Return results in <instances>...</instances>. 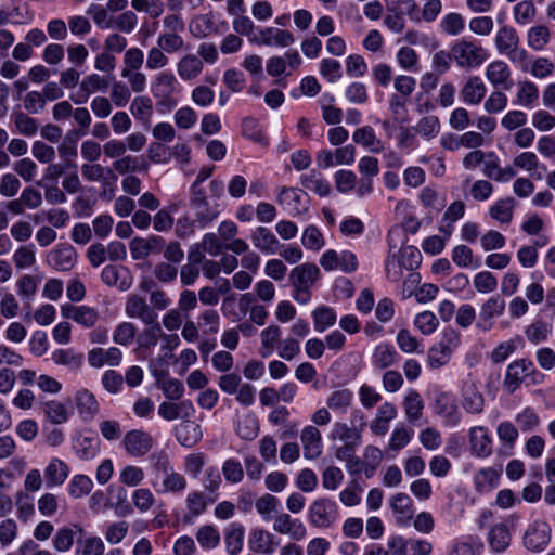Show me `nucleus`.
<instances>
[{"label":"nucleus","instance_id":"nucleus-63","mask_svg":"<svg viewBox=\"0 0 555 555\" xmlns=\"http://www.w3.org/2000/svg\"><path fill=\"white\" fill-rule=\"evenodd\" d=\"M475 289L480 294H490L498 287V280L490 271L478 272L473 280Z\"/></svg>","mask_w":555,"mask_h":555},{"label":"nucleus","instance_id":"nucleus-56","mask_svg":"<svg viewBox=\"0 0 555 555\" xmlns=\"http://www.w3.org/2000/svg\"><path fill=\"white\" fill-rule=\"evenodd\" d=\"M137 335V327L131 322L119 323L113 333V341L120 346H129L133 343Z\"/></svg>","mask_w":555,"mask_h":555},{"label":"nucleus","instance_id":"nucleus-22","mask_svg":"<svg viewBox=\"0 0 555 555\" xmlns=\"http://www.w3.org/2000/svg\"><path fill=\"white\" fill-rule=\"evenodd\" d=\"M112 171L120 175L128 176L133 172H146L149 170V163L140 156L122 155L112 163Z\"/></svg>","mask_w":555,"mask_h":555},{"label":"nucleus","instance_id":"nucleus-37","mask_svg":"<svg viewBox=\"0 0 555 555\" xmlns=\"http://www.w3.org/2000/svg\"><path fill=\"white\" fill-rule=\"evenodd\" d=\"M332 437L345 442V444L359 446L362 438V429L337 422L333 425Z\"/></svg>","mask_w":555,"mask_h":555},{"label":"nucleus","instance_id":"nucleus-18","mask_svg":"<svg viewBox=\"0 0 555 555\" xmlns=\"http://www.w3.org/2000/svg\"><path fill=\"white\" fill-rule=\"evenodd\" d=\"M62 315L72 319L85 327H92L99 320V313L94 308L88 306H62Z\"/></svg>","mask_w":555,"mask_h":555},{"label":"nucleus","instance_id":"nucleus-26","mask_svg":"<svg viewBox=\"0 0 555 555\" xmlns=\"http://www.w3.org/2000/svg\"><path fill=\"white\" fill-rule=\"evenodd\" d=\"M390 507L396 515L397 522L406 526L413 518L414 509L411 498L405 493H397L390 499Z\"/></svg>","mask_w":555,"mask_h":555},{"label":"nucleus","instance_id":"nucleus-29","mask_svg":"<svg viewBox=\"0 0 555 555\" xmlns=\"http://www.w3.org/2000/svg\"><path fill=\"white\" fill-rule=\"evenodd\" d=\"M486 85L478 76L469 77L461 89V95L466 104L477 105L486 95Z\"/></svg>","mask_w":555,"mask_h":555},{"label":"nucleus","instance_id":"nucleus-45","mask_svg":"<svg viewBox=\"0 0 555 555\" xmlns=\"http://www.w3.org/2000/svg\"><path fill=\"white\" fill-rule=\"evenodd\" d=\"M452 352L449 346L437 343L428 350L427 363L431 369L442 367L450 361Z\"/></svg>","mask_w":555,"mask_h":555},{"label":"nucleus","instance_id":"nucleus-38","mask_svg":"<svg viewBox=\"0 0 555 555\" xmlns=\"http://www.w3.org/2000/svg\"><path fill=\"white\" fill-rule=\"evenodd\" d=\"M300 182L304 188L315 192L321 197L327 196L331 193L328 181L322 178L315 170H310L307 175L301 176Z\"/></svg>","mask_w":555,"mask_h":555},{"label":"nucleus","instance_id":"nucleus-17","mask_svg":"<svg viewBox=\"0 0 555 555\" xmlns=\"http://www.w3.org/2000/svg\"><path fill=\"white\" fill-rule=\"evenodd\" d=\"M505 300L500 295L490 296L480 307L479 319L483 330H490L493 320L503 315L505 311Z\"/></svg>","mask_w":555,"mask_h":555},{"label":"nucleus","instance_id":"nucleus-48","mask_svg":"<svg viewBox=\"0 0 555 555\" xmlns=\"http://www.w3.org/2000/svg\"><path fill=\"white\" fill-rule=\"evenodd\" d=\"M439 27L448 36H457L464 30L465 20L460 13L450 12L442 16Z\"/></svg>","mask_w":555,"mask_h":555},{"label":"nucleus","instance_id":"nucleus-44","mask_svg":"<svg viewBox=\"0 0 555 555\" xmlns=\"http://www.w3.org/2000/svg\"><path fill=\"white\" fill-rule=\"evenodd\" d=\"M404 412L409 422L414 423L422 417L424 402L416 390H410L403 401Z\"/></svg>","mask_w":555,"mask_h":555},{"label":"nucleus","instance_id":"nucleus-47","mask_svg":"<svg viewBox=\"0 0 555 555\" xmlns=\"http://www.w3.org/2000/svg\"><path fill=\"white\" fill-rule=\"evenodd\" d=\"M551 33L544 25L531 27L527 33V43L535 51H541L550 42Z\"/></svg>","mask_w":555,"mask_h":555},{"label":"nucleus","instance_id":"nucleus-51","mask_svg":"<svg viewBox=\"0 0 555 555\" xmlns=\"http://www.w3.org/2000/svg\"><path fill=\"white\" fill-rule=\"evenodd\" d=\"M259 433V424L253 414L243 415L236 426V434L244 440H253Z\"/></svg>","mask_w":555,"mask_h":555},{"label":"nucleus","instance_id":"nucleus-13","mask_svg":"<svg viewBox=\"0 0 555 555\" xmlns=\"http://www.w3.org/2000/svg\"><path fill=\"white\" fill-rule=\"evenodd\" d=\"M472 454L485 459L492 453V438L483 426H475L468 433Z\"/></svg>","mask_w":555,"mask_h":555},{"label":"nucleus","instance_id":"nucleus-30","mask_svg":"<svg viewBox=\"0 0 555 555\" xmlns=\"http://www.w3.org/2000/svg\"><path fill=\"white\" fill-rule=\"evenodd\" d=\"M512 535L506 524L499 522L488 532V543L492 551L504 552L511 544Z\"/></svg>","mask_w":555,"mask_h":555},{"label":"nucleus","instance_id":"nucleus-16","mask_svg":"<svg viewBox=\"0 0 555 555\" xmlns=\"http://www.w3.org/2000/svg\"><path fill=\"white\" fill-rule=\"evenodd\" d=\"M81 175L88 182H100L104 191L111 189L117 180L116 175L111 168H105L101 164L86 163L81 166Z\"/></svg>","mask_w":555,"mask_h":555},{"label":"nucleus","instance_id":"nucleus-49","mask_svg":"<svg viewBox=\"0 0 555 555\" xmlns=\"http://www.w3.org/2000/svg\"><path fill=\"white\" fill-rule=\"evenodd\" d=\"M76 530L81 531L78 526L60 528L54 538L53 546L59 552H67L72 548L75 540Z\"/></svg>","mask_w":555,"mask_h":555},{"label":"nucleus","instance_id":"nucleus-7","mask_svg":"<svg viewBox=\"0 0 555 555\" xmlns=\"http://www.w3.org/2000/svg\"><path fill=\"white\" fill-rule=\"evenodd\" d=\"M535 372L532 361L528 359H518L511 362L505 372L503 387L508 393L516 391L525 377Z\"/></svg>","mask_w":555,"mask_h":555},{"label":"nucleus","instance_id":"nucleus-8","mask_svg":"<svg viewBox=\"0 0 555 555\" xmlns=\"http://www.w3.org/2000/svg\"><path fill=\"white\" fill-rule=\"evenodd\" d=\"M551 540V528L547 522L535 520L524 534V545L532 552L543 551Z\"/></svg>","mask_w":555,"mask_h":555},{"label":"nucleus","instance_id":"nucleus-27","mask_svg":"<svg viewBox=\"0 0 555 555\" xmlns=\"http://www.w3.org/2000/svg\"><path fill=\"white\" fill-rule=\"evenodd\" d=\"M462 406L470 414H480L483 411L485 399L473 383H465L462 390Z\"/></svg>","mask_w":555,"mask_h":555},{"label":"nucleus","instance_id":"nucleus-55","mask_svg":"<svg viewBox=\"0 0 555 555\" xmlns=\"http://www.w3.org/2000/svg\"><path fill=\"white\" fill-rule=\"evenodd\" d=\"M538 87L531 81H524L519 83L515 103L524 107H530L538 100Z\"/></svg>","mask_w":555,"mask_h":555},{"label":"nucleus","instance_id":"nucleus-64","mask_svg":"<svg viewBox=\"0 0 555 555\" xmlns=\"http://www.w3.org/2000/svg\"><path fill=\"white\" fill-rule=\"evenodd\" d=\"M196 540L203 548H215L220 542V534L214 526H203L197 530Z\"/></svg>","mask_w":555,"mask_h":555},{"label":"nucleus","instance_id":"nucleus-10","mask_svg":"<svg viewBox=\"0 0 555 555\" xmlns=\"http://www.w3.org/2000/svg\"><path fill=\"white\" fill-rule=\"evenodd\" d=\"M125 312L129 318L139 319L144 324H154L158 319L157 312L153 310L143 296L138 294H131L128 297L125 304Z\"/></svg>","mask_w":555,"mask_h":555},{"label":"nucleus","instance_id":"nucleus-20","mask_svg":"<svg viewBox=\"0 0 555 555\" xmlns=\"http://www.w3.org/2000/svg\"><path fill=\"white\" fill-rule=\"evenodd\" d=\"M77 254L70 245H60L53 249L48 258V262L59 271H68L76 263Z\"/></svg>","mask_w":555,"mask_h":555},{"label":"nucleus","instance_id":"nucleus-19","mask_svg":"<svg viewBox=\"0 0 555 555\" xmlns=\"http://www.w3.org/2000/svg\"><path fill=\"white\" fill-rule=\"evenodd\" d=\"M253 245L263 254L274 255L280 248L275 234L266 227H257L250 234Z\"/></svg>","mask_w":555,"mask_h":555},{"label":"nucleus","instance_id":"nucleus-11","mask_svg":"<svg viewBox=\"0 0 555 555\" xmlns=\"http://www.w3.org/2000/svg\"><path fill=\"white\" fill-rule=\"evenodd\" d=\"M272 528L275 532L288 535L294 541H301L307 535L305 524L298 518H293L287 513L276 515Z\"/></svg>","mask_w":555,"mask_h":555},{"label":"nucleus","instance_id":"nucleus-1","mask_svg":"<svg viewBox=\"0 0 555 555\" xmlns=\"http://www.w3.org/2000/svg\"><path fill=\"white\" fill-rule=\"evenodd\" d=\"M321 272L317 264L306 262L292 269L289 282L293 287V298L300 305H306L311 298V288L320 279Z\"/></svg>","mask_w":555,"mask_h":555},{"label":"nucleus","instance_id":"nucleus-41","mask_svg":"<svg viewBox=\"0 0 555 555\" xmlns=\"http://www.w3.org/2000/svg\"><path fill=\"white\" fill-rule=\"evenodd\" d=\"M352 140L371 152H379L382 150L380 141L376 138L375 131L371 126L358 128L352 134Z\"/></svg>","mask_w":555,"mask_h":555},{"label":"nucleus","instance_id":"nucleus-34","mask_svg":"<svg viewBox=\"0 0 555 555\" xmlns=\"http://www.w3.org/2000/svg\"><path fill=\"white\" fill-rule=\"evenodd\" d=\"M68 477V466L60 459H52L44 469L47 487L63 485Z\"/></svg>","mask_w":555,"mask_h":555},{"label":"nucleus","instance_id":"nucleus-4","mask_svg":"<svg viewBox=\"0 0 555 555\" xmlns=\"http://www.w3.org/2000/svg\"><path fill=\"white\" fill-rule=\"evenodd\" d=\"M190 208L194 214V223L201 228L211 223L220 214L219 205L208 199L205 190L190 191Z\"/></svg>","mask_w":555,"mask_h":555},{"label":"nucleus","instance_id":"nucleus-14","mask_svg":"<svg viewBox=\"0 0 555 555\" xmlns=\"http://www.w3.org/2000/svg\"><path fill=\"white\" fill-rule=\"evenodd\" d=\"M248 546L254 553L271 555L278 548L279 542L273 533L262 528H255L250 531Z\"/></svg>","mask_w":555,"mask_h":555},{"label":"nucleus","instance_id":"nucleus-15","mask_svg":"<svg viewBox=\"0 0 555 555\" xmlns=\"http://www.w3.org/2000/svg\"><path fill=\"white\" fill-rule=\"evenodd\" d=\"M87 360L89 365L94 369L104 365L118 366L122 360V351L117 347H109L108 349L96 347L89 350Z\"/></svg>","mask_w":555,"mask_h":555},{"label":"nucleus","instance_id":"nucleus-21","mask_svg":"<svg viewBox=\"0 0 555 555\" xmlns=\"http://www.w3.org/2000/svg\"><path fill=\"white\" fill-rule=\"evenodd\" d=\"M306 459L314 460L322 453L321 433L312 425L306 426L300 435Z\"/></svg>","mask_w":555,"mask_h":555},{"label":"nucleus","instance_id":"nucleus-62","mask_svg":"<svg viewBox=\"0 0 555 555\" xmlns=\"http://www.w3.org/2000/svg\"><path fill=\"white\" fill-rule=\"evenodd\" d=\"M413 436V430L404 425H398L391 433L388 447L392 451H399L409 444Z\"/></svg>","mask_w":555,"mask_h":555},{"label":"nucleus","instance_id":"nucleus-46","mask_svg":"<svg viewBox=\"0 0 555 555\" xmlns=\"http://www.w3.org/2000/svg\"><path fill=\"white\" fill-rule=\"evenodd\" d=\"M353 400V393L349 389H338L333 391L327 400L326 404L327 406L339 413H345L348 408L351 405Z\"/></svg>","mask_w":555,"mask_h":555},{"label":"nucleus","instance_id":"nucleus-32","mask_svg":"<svg viewBox=\"0 0 555 555\" xmlns=\"http://www.w3.org/2000/svg\"><path fill=\"white\" fill-rule=\"evenodd\" d=\"M516 202L513 197L501 198L489 208V215L502 224H508L513 220Z\"/></svg>","mask_w":555,"mask_h":555},{"label":"nucleus","instance_id":"nucleus-39","mask_svg":"<svg viewBox=\"0 0 555 555\" xmlns=\"http://www.w3.org/2000/svg\"><path fill=\"white\" fill-rule=\"evenodd\" d=\"M156 376V384L159 389L164 392V396L171 401L179 400L184 393V386L182 382L177 378L165 377L164 374Z\"/></svg>","mask_w":555,"mask_h":555},{"label":"nucleus","instance_id":"nucleus-61","mask_svg":"<svg viewBox=\"0 0 555 555\" xmlns=\"http://www.w3.org/2000/svg\"><path fill=\"white\" fill-rule=\"evenodd\" d=\"M93 481L86 475H75L68 486L69 494L73 498H82L91 492Z\"/></svg>","mask_w":555,"mask_h":555},{"label":"nucleus","instance_id":"nucleus-5","mask_svg":"<svg viewBox=\"0 0 555 555\" xmlns=\"http://www.w3.org/2000/svg\"><path fill=\"white\" fill-rule=\"evenodd\" d=\"M337 505L334 501L322 498L311 503L308 518L318 528H328L336 520Z\"/></svg>","mask_w":555,"mask_h":555},{"label":"nucleus","instance_id":"nucleus-3","mask_svg":"<svg viewBox=\"0 0 555 555\" xmlns=\"http://www.w3.org/2000/svg\"><path fill=\"white\" fill-rule=\"evenodd\" d=\"M495 48L500 54H505L512 62H524L528 54L519 48V36L515 28L504 25L495 35Z\"/></svg>","mask_w":555,"mask_h":555},{"label":"nucleus","instance_id":"nucleus-35","mask_svg":"<svg viewBox=\"0 0 555 555\" xmlns=\"http://www.w3.org/2000/svg\"><path fill=\"white\" fill-rule=\"evenodd\" d=\"M178 89V80L171 72H160L152 83V93L154 96H165V94H175Z\"/></svg>","mask_w":555,"mask_h":555},{"label":"nucleus","instance_id":"nucleus-57","mask_svg":"<svg viewBox=\"0 0 555 555\" xmlns=\"http://www.w3.org/2000/svg\"><path fill=\"white\" fill-rule=\"evenodd\" d=\"M222 476L230 483H240L244 478V469L236 459H227L221 467Z\"/></svg>","mask_w":555,"mask_h":555},{"label":"nucleus","instance_id":"nucleus-59","mask_svg":"<svg viewBox=\"0 0 555 555\" xmlns=\"http://www.w3.org/2000/svg\"><path fill=\"white\" fill-rule=\"evenodd\" d=\"M43 412L47 418L53 424H62L68 420L65 405L56 400L47 401L43 404Z\"/></svg>","mask_w":555,"mask_h":555},{"label":"nucleus","instance_id":"nucleus-33","mask_svg":"<svg viewBox=\"0 0 555 555\" xmlns=\"http://www.w3.org/2000/svg\"><path fill=\"white\" fill-rule=\"evenodd\" d=\"M436 413L449 425L455 426L461 422V413L453 400L447 396H440L436 401Z\"/></svg>","mask_w":555,"mask_h":555},{"label":"nucleus","instance_id":"nucleus-25","mask_svg":"<svg viewBox=\"0 0 555 555\" xmlns=\"http://www.w3.org/2000/svg\"><path fill=\"white\" fill-rule=\"evenodd\" d=\"M75 404L83 420H92L100 410L95 396L86 388L77 390L75 393Z\"/></svg>","mask_w":555,"mask_h":555},{"label":"nucleus","instance_id":"nucleus-12","mask_svg":"<svg viewBox=\"0 0 555 555\" xmlns=\"http://www.w3.org/2000/svg\"><path fill=\"white\" fill-rule=\"evenodd\" d=\"M249 41L255 44L279 46L285 48L293 44L295 39L293 34L288 30L266 27L259 30L258 36L255 35L249 37Z\"/></svg>","mask_w":555,"mask_h":555},{"label":"nucleus","instance_id":"nucleus-28","mask_svg":"<svg viewBox=\"0 0 555 555\" xmlns=\"http://www.w3.org/2000/svg\"><path fill=\"white\" fill-rule=\"evenodd\" d=\"M204 64L195 54H185L177 63V73L182 80H193L203 72Z\"/></svg>","mask_w":555,"mask_h":555},{"label":"nucleus","instance_id":"nucleus-6","mask_svg":"<svg viewBox=\"0 0 555 555\" xmlns=\"http://www.w3.org/2000/svg\"><path fill=\"white\" fill-rule=\"evenodd\" d=\"M278 203L291 217H298L308 210V195L298 189L282 188Z\"/></svg>","mask_w":555,"mask_h":555},{"label":"nucleus","instance_id":"nucleus-43","mask_svg":"<svg viewBox=\"0 0 555 555\" xmlns=\"http://www.w3.org/2000/svg\"><path fill=\"white\" fill-rule=\"evenodd\" d=\"M52 361L57 365H64L70 370H79L83 363V354L73 349H57L52 353Z\"/></svg>","mask_w":555,"mask_h":555},{"label":"nucleus","instance_id":"nucleus-60","mask_svg":"<svg viewBox=\"0 0 555 555\" xmlns=\"http://www.w3.org/2000/svg\"><path fill=\"white\" fill-rule=\"evenodd\" d=\"M13 262L17 269L31 267L36 261V251L33 244L20 246L13 254Z\"/></svg>","mask_w":555,"mask_h":555},{"label":"nucleus","instance_id":"nucleus-24","mask_svg":"<svg viewBox=\"0 0 555 555\" xmlns=\"http://www.w3.org/2000/svg\"><path fill=\"white\" fill-rule=\"evenodd\" d=\"M486 77L494 87L508 90L512 87L511 70L504 61H493L486 68Z\"/></svg>","mask_w":555,"mask_h":555},{"label":"nucleus","instance_id":"nucleus-36","mask_svg":"<svg viewBox=\"0 0 555 555\" xmlns=\"http://www.w3.org/2000/svg\"><path fill=\"white\" fill-rule=\"evenodd\" d=\"M398 353L396 349L388 344H379L375 347L372 363L379 370L387 369L397 362Z\"/></svg>","mask_w":555,"mask_h":555},{"label":"nucleus","instance_id":"nucleus-23","mask_svg":"<svg viewBox=\"0 0 555 555\" xmlns=\"http://www.w3.org/2000/svg\"><path fill=\"white\" fill-rule=\"evenodd\" d=\"M108 81L98 74H91L83 78L80 82L79 92L76 96H70L75 104H83L88 101L89 95L95 91L106 90Z\"/></svg>","mask_w":555,"mask_h":555},{"label":"nucleus","instance_id":"nucleus-58","mask_svg":"<svg viewBox=\"0 0 555 555\" xmlns=\"http://www.w3.org/2000/svg\"><path fill=\"white\" fill-rule=\"evenodd\" d=\"M145 325L146 327L139 334L137 341L141 348L150 349L157 345L163 330L157 321L154 324Z\"/></svg>","mask_w":555,"mask_h":555},{"label":"nucleus","instance_id":"nucleus-50","mask_svg":"<svg viewBox=\"0 0 555 555\" xmlns=\"http://www.w3.org/2000/svg\"><path fill=\"white\" fill-rule=\"evenodd\" d=\"M157 46L166 53H176L184 49V39L173 31H164L157 37Z\"/></svg>","mask_w":555,"mask_h":555},{"label":"nucleus","instance_id":"nucleus-42","mask_svg":"<svg viewBox=\"0 0 555 555\" xmlns=\"http://www.w3.org/2000/svg\"><path fill=\"white\" fill-rule=\"evenodd\" d=\"M282 331L278 325H270L260 333L261 348L260 354L263 358L270 357L278 343H280Z\"/></svg>","mask_w":555,"mask_h":555},{"label":"nucleus","instance_id":"nucleus-54","mask_svg":"<svg viewBox=\"0 0 555 555\" xmlns=\"http://www.w3.org/2000/svg\"><path fill=\"white\" fill-rule=\"evenodd\" d=\"M314 328L318 332H324L327 327L336 323L335 311L326 306H321L312 312Z\"/></svg>","mask_w":555,"mask_h":555},{"label":"nucleus","instance_id":"nucleus-53","mask_svg":"<svg viewBox=\"0 0 555 555\" xmlns=\"http://www.w3.org/2000/svg\"><path fill=\"white\" fill-rule=\"evenodd\" d=\"M417 134L426 140L435 138L440 131V121L437 116L429 115L421 118L414 127Z\"/></svg>","mask_w":555,"mask_h":555},{"label":"nucleus","instance_id":"nucleus-9","mask_svg":"<svg viewBox=\"0 0 555 555\" xmlns=\"http://www.w3.org/2000/svg\"><path fill=\"white\" fill-rule=\"evenodd\" d=\"M122 444L129 455L140 457L146 455L152 450L154 439L142 429H132L125 435Z\"/></svg>","mask_w":555,"mask_h":555},{"label":"nucleus","instance_id":"nucleus-52","mask_svg":"<svg viewBox=\"0 0 555 555\" xmlns=\"http://www.w3.org/2000/svg\"><path fill=\"white\" fill-rule=\"evenodd\" d=\"M387 12H404L412 21L420 22L415 0H385Z\"/></svg>","mask_w":555,"mask_h":555},{"label":"nucleus","instance_id":"nucleus-2","mask_svg":"<svg viewBox=\"0 0 555 555\" xmlns=\"http://www.w3.org/2000/svg\"><path fill=\"white\" fill-rule=\"evenodd\" d=\"M453 61L462 69H474L481 66L488 59L487 50L476 41L461 39L452 46Z\"/></svg>","mask_w":555,"mask_h":555},{"label":"nucleus","instance_id":"nucleus-40","mask_svg":"<svg viewBox=\"0 0 555 555\" xmlns=\"http://www.w3.org/2000/svg\"><path fill=\"white\" fill-rule=\"evenodd\" d=\"M500 470L486 467L478 470L474 477L475 488L479 492L490 491L498 486Z\"/></svg>","mask_w":555,"mask_h":555},{"label":"nucleus","instance_id":"nucleus-31","mask_svg":"<svg viewBox=\"0 0 555 555\" xmlns=\"http://www.w3.org/2000/svg\"><path fill=\"white\" fill-rule=\"evenodd\" d=\"M201 426L193 422H182L176 428V438L180 444L186 448L195 446L202 439Z\"/></svg>","mask_w":555,"mask_h":555}]
</instances>
